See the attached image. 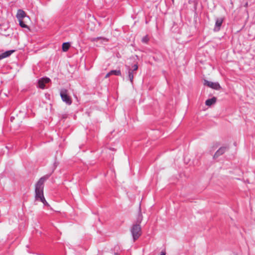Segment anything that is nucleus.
Masks as SVG:
<instances>
[{"label":"nucleus","mask_w":255,"mask_h":255,"mask_svg":"<svg viewBox=\"0 0 255 255\" xmlns=\"http://www.w3.org/2000/svg\"><path fill=\"white\" fill-rule=\"evenodd\" d=\"M48 176H45L41 177L38 180L35 185V201L42 202L44 205L48 206V203L46 201L43 194V184L48 179Z\"/></svg>","instance_id":"1"},{"label":"nucleus","mask_w":255,"mask_h":255,"mask_svg":"<svg viewBox=\"0 0 255 255\" xmlns=\"http://www.w3.org/2000/svg\"><path fill=\"white\" fill-rule=\"evenodd\" d=\"M142 220V215L139 209L137 216L136 223L132 225L130 229L134 241L136 240L141 235V229L140 224Z\"/></svg>","instance_id":"2"},{"label":"nucleus","mask_w":255,"mask_h":255,"mask_svg":"<svg viewBox=\"0 0 255 255\" xmlns=\"http://www.w3.org/2000/svg\"><path fill=\"white\" fill-rule=\"evenodd\" d=\"M17 19L21 28H25L28 31L30 30L28 24L31 21V19L24 11L22 9L17 10Z\"/></svg>","instance_id":"3"},{"label":"nucleus","mask_w":255,"mask_h":255,"mask_svg":"<svg viewBox=\"0 0 255 255\" xmlns=\"http://www.w3.org/2000/svg\"><path fill=\"white\" fill-rule=\"evenodd\" d=\"M61 98L63 102H65L68 105H71L72 100L70 96L68 94V90L66 89H62L60 93Z\"/></svg>","instance_id":"4"},{"label":"nucleus","mask_w":255,"mask_h":255,"mask_svg":"<svg viewBox=\"0 0 255 255\" xmlns=\"http://www.w3.org/2000/svg\"><path fill=\"white\" fill-rule=\"evenodd\" d=\"M204 85H207L209 87L215 90H220L221 87L220 84L217 82H212L207 80L204 81Z\"/></svg>","instance_id":"5"},{"label":"nucleus","mask_w":255,"mask_h":255,"mask_svg":"<svg viewBox=\"0 0 255 255\" xmlns=\"http://www.w3.org/2000/svg\"><path fill=\"white\" fill-rule=\"evenodd\" d=\"M227 147L225 146L221 147L213 155V158L216 159L219 156L223 155L226 151Z\"/></svg>","instance_id":"6"},{"label":"nucleus","mask_w":255,"mask_h":255,"mask_svg":"<svg viewBox=\"0 0 255 255\" xmlns=\"http://www.w3.org/2000/svg\"><path fill=\"white\" fill-rule=\"evenodd\" d=\"M50 81V79L48 78H44L40 79L38 83L39 88L44 89L45 88V84L49 83Z\"/></svg>","instance_id":"7"},{"label":"nucleus","mask_w":255,"mask_h":255,"mask_svg":"<svg viewBox=\"0 0 255 255\" xmlns=\"http://www.w3.org/2000/svg\"><path fill=\"white\" fill-rule=\"evenodd\" d=\"M223 22V19L222 18H218L217 19L215 27V31H219L220 30V27L221 26Z\"/></svg>","instance_id":"8"},{"label":"nucleus","mask_w":255,"mask_h":255,"mask_svg":"<svg viewBox=\"0 0 255 255\" xmlns=\"http://www.w3.org/2000/svg\"><path fill=\"white\" fill-rule=\"evenodd\" d=\"M217 101V98L216 97H213L211 99H208L205 102V104L206 106H211L212 105L214 104Z\"/></svg>","instance_id":"9"},{"label":"nucleus","mask_w":255,"mask_h":255,"mask_svg":"<svg viewBox=\"0 0 255 255\" xmlns=\"http://www.w3.org/2000/svg\"><path fill=\"white\" fill-rule=\"evenodd\" d=\"M14 50L7 51L0 55V60L10 55Z\"/></svg>","instance_id":"10"},{"label":"nucleus","mask_w":255,"mask_h":255,"mask_svg":"<svg viewBox=\"0 0 255 255\" xmlns=\"http://www.w3.org/2000/svg\"><path fill=\"white\" fill-rule=\"evenodd\" d=\"M70 44L69 42H65L62 44V50L66 52L70 48Z\"/></svg>","instance_id":"11"},{"label":"nucleus","mask_w":255,"mask_h":255,"mask_svg":"<svg viewBox=\"0 0 255 255\" xmlns=\"http://www.w3.org/2000/svg\"><path fill=\"white\" fill-rule=\"evenodd\" d=\"M128 78L130 80V83L132 84L133 82V78H134V73L133 71L131 70H129L128 71Z\"/></svg>","instance_id":"12"},{"label":"nucleus","mask_w":255,"mask_h":255,"mask_svg":"<svg viewBox=\"0 0 255 255\" xmlns=\"http://www.w3.org/2000/svg\"><path fill=\"white\" fill-rule=\"evenodd\" d=\"M99 40H101L102 42H107L108 41L107 38L101 37L93 38L92 41H98Z\"/></svg>","instance_id":"13"},{"label":"nucleus","mask_w":255,"mask_h":255,"mask_svg":"<svg viewBox=\"0 0 255 255\" xmlns=\"http://www.w3.org/2000/svg\"><path fill=\"white\" fill-rule=\"evenodd\" d=\"M111 75H115L117 76L121 75V72L120 70H112L110 71Z\"/></svg>","instance_id":"14"},{"label":"nucleus","mask_w":255,"mask_h":255,"mask_svg":"<svg viewBox=\"0 0 255 255\" xmlns=\"http://www.w3.org/2000/svg\"><path fill=\"white\" fill-rule=\"evenodd\" d=\"M149 39L147 36L143 37L142 39V41L144 43H147Z\"/></svg>","instance_id":"15"},{"label":"nucleus","mask_w":255,"mask_h":255,"mask_svg":"<svg viewBox=\"0 0 255 255\" xmlns=\"http://www.w3.org/2000/svg\"><path fill=\"white\" fill-rule=\"evenodd\" d=\"M133 70L132 71H136L138 69V65L137 64H134L133 66Z\"/></svg>","instance_id":"16"},{"label":"nucleus","mask_w":255,"mask_h":255,"mask_svg":"<svg viewBox=\"0 0 255 255\" xmlns=\"http://www.w3.org/2000/svg\"><path fill=\"white\" fill-rule=\"evenodd\" d=\"M111 75H111V73H110V72H109L108 73H107V74H106V76H105V78H108L109 77H110Z\"/></svg>","instance_id":"17"},{"label":"nucleus","mask_w":255,"mask_h":255,"mask_svg":"<svg viewBox=\"0 0 255 255\" xmlns=\"http://www.w3.org/2000/svg\"><path fill=\"white\" fill-rule=\"evenodd\" d=\"M15 120L14 117L11 116L10 118V121L11 122H13Z\"/></svg>","instance_id":"18"},{"label":"nucleus","mask_w":255,"mask_h":255,"mask_svg":"<svg viewBox=\"0 0 255 255\" xmlns=\"http://www.w3.org/2000/svg\"><path fill=\"white\" fill-rule=\"evenodd\" d=\"M160 255H165V253L162 252Z\"/></svg>","instance_id":"19"},{"label":"nucleus","mask_w":255,"mask_h":255,"mask_svg":"<svg viewBox=\"0 0 255 255\" xmlns=\"http://www.w3.org/2000/svg\"><path fill=\"white\" fill-rule=\"evenodd\" d=\"M115 255H118V254L116 253L115 254Z\"/></svg>","instance_id":"20"}]
</instances>
